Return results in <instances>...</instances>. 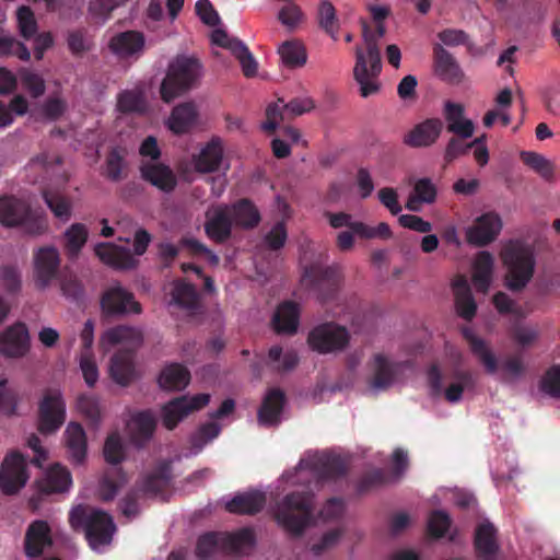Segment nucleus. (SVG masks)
Masks as SVG:
<instances>
[{
	"label": "nucleus",
	"mask_w": 560,
	"mask_h": 560,
	"mask_svg": "<svg viewBox=\"0 0 560 560\" xmlns=\"http://www.w3.org/2000/svg\"><path fill=\"white\" fill-rule=\"evenodd\" d=\"M103 454L105 460L113 465V467H117V465L124 460L125 448L118 433H112L107 436Z\"/></svg>",
	"instance_id": "6e6d98bb"
},
{
	"label": "nucleus",
	"mask_w": 560,
	"mask_h": 560,
	"mask_svg": "<svg viewBox=\"0 0 560 560\" xmlns=\"http://www.w3.org/2000/svg\"><path fill=\"white\" fill-rule=\"evenodd\" d=\"M282 107H284L288 119L302 116L303 114L310 113L315 108V101L310 96L294 97L288 103L283 98L279 97Z\"/></svg>",
	"instance_id": "bf43d9fd"
},
{
	"label": "nucleus",
	"mask_w": 560,
	"mask_h": 560,
	"mask_svg": "<svg viewBox=\"0 0 560 560\" xmlns=\"http://www.w3.org/2000/svg\"><path fill=\"white\" fill-rule=\"evenodd\" d=\"M313 465L320 480H337L347 474L345 460L337 455L323 454L314 460Z\"/></svg>",
	"instance_id": "ea45409f"
},
{
	"label": "nucleus",
	"mask_w": 560,
	"mask_h": 560,
	"mask_svg": "<svg viewBox=\"0 0 560 560\" xmlns=\"http://www.w3.org/2000/svg\"><path fill=\"white\" fill-rule=\"evenodd\" d=\"M288 238L285 223L283 221L277 222L271 230L265 235L264 242L271 250L281 249Z\"/></svg>",
	"instance_id": "338daca9"
},
{
	"label": "nucleus",
	"mask_w": 560,
	"mask_h": 560,
	"mask_svg": "<svg viewBox=\"0 0 560 560\" xmlns=\"http://www.w3.org/2000/svg\"><path fill=\"white\" fill-rule=\"evenodd\" d=\"M125 482L126 475L120 467L109 468L100 481V499L104 502L112 501Z\"/></svg>",
	"instance_id": "a18cd8bd"
},
{
	"label": "nucleus",
	"mask_w": 560,
	"mask_h": 560,
	"mask_svg": "<svg viewBox=\"0 0 560 560\" xmlns=\"http://www.w3.org/2000/svg\"><path fill=\"white\" fill-rule=\"evenodd\" d=\"M52 545L50 527L46 521L32 522L25 533L24 551L28 558L42 556L44 549Z\"/></svg>",
	"instance_id": "4be33fe9"
},
{
	"label": "nucleus",
	"mask_w": 560,
	"mask_h": 560,
	"mask_svg": "<svg viewBox=\"0 0 560 560\" xmlns=\"http://www.w3.org/2000/svg\"><path fill=\"white\" fill-rule=\"evenodd\" d=\"M22 88L33 97L38 98L45 94L46 83L44 78L26 68L19 71Z\"/></svg>",
	"instance_id": "864d4df0"
},
{
	"label": "nucleus",
	"mask_w": 560,
	"mask_h": 560,
	"mask_svg": "<svg viewBox=\"0 0 560 560\" xmlns=\"http://www.w3.org/2000/svg\"><path fill=\"white\" fill-rule=\"evenodd\" d=\"M303 283L317 294L320 302L335 298L340 283V268L338 266L322 267L314 264L305 267Z\"/></svg>",
	"instance_id": "9d476101"
},
{
	"label": "nucleus",
	"mask_w": 560,
	"mask_h": 560,
	"mask_svg": "<svg viewBox=\"0 0 560 560\" xmlns=\"http://www.w3.org/2000/svg\"><path fill=\"white\" fill-rule=\"evenodd\" d=\"M126 152L119 147L109 150L105 159L103 175L110 182L118 183L127 177Z\"/></svg>",
	"instance_id": "c03bdc74"
},
{
	"label": "nucleus",
	"mask_w": 560,
	"mask_h": 560,
	"mask_svg": "<svg viewBox=\"0 0 560 560\" xmlns=\"http://www.w3.org/2000/svg\"><path fill=\"white\" fill-rule=\"evenodd\" d=\"M69 521L73 528L84 529L92 549L109 545L116 530L113 517L108 513L90 506L73 508Z\"/></svg>",
	"instance_id": "39448f33"
},
{
	"label": "nucleus",
	"mask_w": 560,
	"mask_h": 560,
	"mask_svg": "<svg viewBox=\"0 0 560 560\" xmlns=\"http://www.w3.org/2000/svg\"><path fill=\"white\" fill-rule=\"evenodd\" d=\"M65 441L72 460L77 464L83 463L88 450L86 434L83 427L78 422H70L65 431Z\"/></svg>",
	"instance_id": "c9c22d12"
},
{
	"label": "nucleus",
	"mask_w": 560,
	"mask_h": 560,
	"mask_svg": "<svg viewBox=\"0 0 560 560\" xmlns=\"http://www.w3.org/2000/svg\"><path fill=\"white\" fill-rule=\"evenodd\" d=\"M145 45L143 33L138 31H125L114 35L108 48L110 51L121 59L139 57Z\"/></svg>",
	"instance_id": "aec40b11"
},
{
	"label": "nucleus",
	"mask_w": 560,
	"mask_h": 560,
	"mask_svg": "<svg viewBox=\"0 0 560 560\" xmlns=\"http://www.w3.org/2000/svg\"><path fill=\"white\" fill-rule=\"evenodd\" d=\"M254 540V533L248 528L233 534L210 532L198 538L196 555L200 560H214L220 555L236 553Z\"/></svg>",
	"instance_id": "0eeeda50"
},
{
	"label": "nucleus",
	"mask_w": 560,
	"mask_h": 560,
	"mask_svg": "<svg viewBox=\"0 0 560 560\" xmlns=\"http://www.w3.org/2000/svg\"><path fill=\"white\" fill-rule=\"evenodd\" d=\"M273 328L278 334L292 335L299 325V308L294 302H284L275 312Z\"/></svg>",
	"instance_id": "79ce46f5"
},
{
	"label": "nucleus",
	"mask_w": 560,
	"mask_h": 560,
	"mask_svg": "<svg viewBox=\"0 0 560 560\" xmlns=\"http://www.w3.org/2000/svg\"><path fill=\"white\" fill-rule=\"evenodd\" d=\"M0 222L5 226L22 225L28 234H43L47 228V219L43 213L33 211L30 206L15 197L0 198Z\"/></svg>",
	"instance_id": "6e6552de"
},
{
	"label": "nucleus",
	"mask_w": 560,
	"mask_h": 560,
	"mask_svg": "<svg viewBox=\"0 0 560 560\" xmlns=\"http://www.w3.org/2000/svg\"><path fill=\"white\" fill-rule=\"evenodd\" d=\"M101 310L106 316H122L142 312L141 304L135 300L133 294L120 284L112 285L103 292Z\"/></svg>",
	"instance_id": "4468645a"
},
{
	"label": "nucleus",
	"mask_w": 560,
	"mask_h": 560,
	"mask_svg": "<svg viewBox=\"0 0 560 560\" xmlns=\"http://www.w3.org/2000/svg\"><path fill=\"white\" fill-rule=\"evenodd\" d=\"M8 380L0 377V412L12 416L16 412L18 394L7 387Z\"/></svg>",
	"instance_id": "69168bd1"
},
{
	"label": "nucleus",
	"mask_w": 560,
	"mask_h": 560,
	"mask_svg": "<svg viewBox=\"0 0 560 560\" xmlns=\"http://www.w3.org/2000/svg\"><path fill=\"white\" fill-rule=\"evenodd\" d=\"M452 285L457 314L466 320H471L476 315L477 304L466 278L457 276Z\"/></svg>",
	"instance_id": "72a5a7b5"
},
{
	"label": "nucleus",
	"mask_w": 560,
	"mask_h": 560,
	"mask_svg": "<svg viewBox=\"0 0 560 560\" xmlns=\"http://www.w3.org/2000/svg\"><path fill=\"white\" fill-rule=\"evenodd\" d=\"M202 66L192 57H177L168 67L167 73L160 86L161 98L171 103L176 97L188 92L198 84Z\"/></svg>",
	"instance_id": "423d86ee"
},
{
	"label": "nucleus",
	"mask_w": 560,
	"mask_h": 560,
	"mask_svg": "<svg viewBox=\"0 0 560 560\" xmlns=\"http://www.w3.org/2000/svg\"><path fill=\"white\" fill-rule=\"evenodd\" d=\"M285 401V394L282 389L278 387L270 388L258 409L259 424L268 428L279 425Z\"/></svg>",
	"instance_id": "6ab92c4d"
},
{
	"label": "nucleus",
	"mask_w": 560,
	"mask_h": 560,
	"mask_svg": "<svg viewBox=\"0 0 560 560\" xmlns=\"http://www.w3.org/2000/svg\"><path fill=\"white\" fill-rule=\"evenodd\" d=\"M210 401L209 394L183 395L166 402L161 409L162 424L174 430L191 412L200 410Z\"/></svg>",
	"instance_id": "ddd939ff"
},
{
	"label": "nucleus",
	"mask_w": 560,
	"mask_h": 560,
	"mask_svg": "<svg viewBox=\"0 0 560 560\" xmlns=\"http://www.w3.org/2000/svg\"><path fill=\"white\" fill-rule=\"evenodd\" d=\"M172 480V462L162 460L143 478L140 490L144 494L156 497L163 494L168 489Z\"/></svg>",
	"instance_id": "c85d7f7f"
},
{
	"label": "nucleus",
	"mask_w": 560,
	"mask_h": 560,
	"mask_svg": "<svg viewBox=\"0 0 560 560\" xmlns=\"http://www.w3.org/2000/svg\"><path fill=\"white\" fill-rule=\"evenodd\" d=\"M198 110L194 102L175 106L168 119V128L176 135L188 132L197 122Z\"/></svg>",
	"instance_id": "f704fd0d"
},
{
	"label": "nucleus",
	"mask_w": 560,
	"mask_h": 560,
	"mask_svg": "<svg viewBox=\"0 0 560 560\" xmlns=\"http://www.w3.org/2000/svg\"><path fill=\"white\" fill-rule=\"evenodd\" d=\"M463 336L468 342L471 353L483 364L486 372L494 374L498 370V360L487 342L477 337L469 328L463 329Z\"/></svg>",
	"instance_id": "58836bf2"
},
{
	"label": "nucleus",
	"mask_w": 560,
	"mask_h": 560,
	"mask_svg": "<svg viewBox=\"0 0 560 560\" xmlns=\"http://www.w3.org/2000/svg\"><path fill=\"white\" fill-rule=\"evenodd\" d=\"M190 382V372L179 363L166 365L160 373L159 384L166 390H182Z\"/></svg>",
	"instance_id": "a19ab883"
},
{
	"label": "nucleus",
	"mask_w": 560,
	"mask_h": 560,
	"mask_svg": "<svg viewBox=\"0 0 560 560\" xmlns=\"http://www.w3.org/2000/svg\"><path fill=\"white\" fill-rule=\"evenodd\" d=\"M474 548L478 560H498L500 546L493 524L486 521L477 526Z\"/></svg>",
	"instance_id": "412c9836"
},
{
	"label": "nucleus",
	"mask_w": 560,
	"mask_h": 560,
	"mask_svg": "<svg viewBox=\"0 0 560 560\" xmlns=\"http://www.w3.org/2000/svg\"><path fill=\"white\" fill-rule=\"evenodd\" d=\"M522 162L539 174L542 178L550 180L553 177V164L544 155L533 151L520 153Z\"/></svg>",
	"instance_id": "3c124183"
},
{
	"label": "nucleus",
	"mask_w": 560,
	"mask_h": 560,
	"mask_svg": "<svg viewBox=\"0 0 560 560\" xmlns=\"http://www.w3.org/2000/svg\"><path fill=\"white\" fill-rule=\"evenodd\" d=\"M433 55L435 73L441 80L450 84H459L464 81V71L450 51L436 44L433 48Z\"/></svg>",
	"instance_id": "b1692460"
},
{
	"label": "nucleus",
	"mask_w": 560,
	"mask_h": 560,
	"mask_svg": "<svg viewBox=\"0 0 560 560\" xmlns=\"http://www.w3.org/2000/svg\"><path fill=\"white\" fill-rule=\"evenodd\" d=\"M117 109L121 114H142L147 109L145 92L142 86L124 90L117 95Z\"/></svg>",
	"instance_id": "37998d69"
},
{
	"label": "nucleus",
	"mask_w": 560,
	"mask_h": 560,
	"mask_svg": "<svg viewBox=\"0 0 560 560\" xmlns=\"http://www.w3.org/2000/svg\"><path fill=\"white\" fill-rule=\"evenodd\" d=\"M67 45L70 52L75 57H81L91 49L88 39V32L84 28L70 31L67 35Z\"/></svg>",
	"instance_id": "e2e57ef3"
},
{
	"label": "nucleus",
	"mask_w": 560,
	"mask_h": 560,
	"mask_svg": "<svg viewBox=\"0 0 560 560\" xmlns=\"http://www.w3.org/2000/svg\"><path fill=\"white\" fill-rule=\"evenodd\" d=\"M30 350L28 329L23 323H15L0 332V354L5 358H23Z\"/></svg>",
	"instance_id": "f3484780"
},
{
	"label": "nucleus",
	"mask_w": 560,
	"mask_h": 560,
	"mask_svg": "<svg viewBox=\"0 0 560 560\" xmlns=\"http://www.w3.org/2000/svg\"><path fill=\"white\" fill-rule=\"evenodd\" d=\"M502 230L501 217L489 211L478 217L466 231V240L469 244L483 247L492 243Z\"/></svg>",
	"instance_id": "2eb2a0df"
},
{
	"label": "nucleus",
	"mask_w": 560,
	"mask_h": 560,
	"mask_svg": "<svg viewBox=\"0 0 560 560\" xmlns=\"http://www.w3.org/2000/svg\"><path fill=\"white\" fill-rule=\"evenodd\" d=\"M443 130L440 118H428L416 125L406 136L404 142L412 148H423L433 144Z\"/></svg>",
	"instance_id": "393cba45"
},
{
	"label": "nucleus",
	"mask_w": 560,
	"mask_h": 560,
	"mask_svg": "<svg viewBox=\"0 0 560 560\" xmlns=\"http://www.w3.org/2000/svg\"><path fill=\"white\" fill-rule=\"evenodd\" d=\"M317 22L319 27L335 42L338 40L340 23L335 7L329 1H322L317 10Z\"/></svg>",
	"instance_id": "09e8293b"
},
{
	"label": "nucleus",
	"mask_w": 560,
	"mask_h": 560,
	"mask_svg": "<svg viewBox=\"0 0 560 560\" xmlns=\"http://www.w3.org/2000/svg\"><path fill=\"white\" fill-rule=\"evenodd\" d=\"M89 231L83 223H73L65 232V252L69 259H75L88 242Z\"/></svg>",
	"instance_id": "49530a36"
},
{
	"label": "nucleus",
	"mask_w": 560,
	"mask_h": 560,
	"mask_svg": "<svg viewBox=\"0 0 560 560\" xmlns=\"http://www.w3.org/2000/svg\"><path fill=\"white\" fill-rule=\"evenodd\" d=\"M234 225L245 230L256 228L260 220V212L257 207L247 198L240 199L230 206Z\"/></svg>",
	"instance_id": "e433bc0d"
},
{
	"label": "nucleus",
	"mask_w": 560,
	"mask_h": 560,
	"mask_svg": "<svg viewBox=\"0 0 560 560\" xmlns=\"http://www.w3.org/2000/svg\"><path fill=\"white\" fill-rule=\"evenodd\" d=\"M233 225L230 206L218 205L207 210L203 228L211 241L218 244L225 243L232 235Z\"/></svg>",
	"instance_id": "dca6fc26"
},
{
	"label": "nucleus",
	"mask_w": 560,
	"mask_h": 560,
	"mask_svg": "<svg viewBox=\"0 0 560 560\" xmlns=\"http://www.w3.org/2000/svg\"><path fill=\"white\" fill-rule=\"evenodd\" d=\"M540 386L551 397H560V365H553L547 370Z\"/></svg>",
	"instance_id": "774afa93"
},
{
	"label": "nucleus",
	"mask_w": 560,
	"mask_h": 560,
	"mask_svg": "<svg viewBox=\"0 0 560 560\" xmlns=\"http://www.w3.org/2000/svg\"><path fill=\"white\" fill-rule=\"evenodd\" d=\"M452 520L450 515L441 510L431 512L428 518V533L431 537L441 538L450 529Z\"/></svg>",
	"instance_id": "052dcab7"
},
{
	"label": "nucleus",
	"mask_w": 560,
	"mask_h": 560,
	"mask_svg": "<svg viewBox=\"0 0 560 560\" xmlns=\"http://www.w3.org/2000/svg\"><path fill=\"white\" fill-rule=\"evenodd\" d=\"M501 258L506 267L505 287L513 292L522 291L534 277V248L521 240H512L503 247Z\"/></svg>",
	"instance_id": "20e7f679"
},
{
	"label": "nucleus",
	"mask_w": 560,
	"mask_h": 560,
	"mask_svg": "<svg viewBox=\"0 0 560 560\" xmlns=\"http://www.w3.org/2000/svg\"><path fill=\"white\" fill-rule=\"evenodd\" d=\"M66 421V401L59 389L48 388L38 402L37 430L44 435L57 432Z\"/></svg>",
	"instance_id": "1a4fd4ad"
},
{
	"label": "nucleus",
	"mask_w": 560,
	"mask_h": 560,
	"mask_svg": "<svg viewBox=\"0 0 560 560\" xmlns=\"http://www.w3.org/2000/svg\"><path fill=\"white\" fill-rule=\"evenodd\" d=\"M124 343L126 349L118 350L110 359V377L119 385L127 386L135 377V352L143 343L142 330L138 327L118 325L104 331L101 337L102 347Z\"/></svg>",
	"instance_id": "f03ea898"
},
{
	"label": "nucleus",
	"mask_w": 560,
	"mask_h": 560,
	"mask_svg": "<svg viewBox=\"0 0 560 560\" xmlns=\"http://www.w3.org/2000/svg\"><path fill=\"white\" fill-rule=\"evenodd\" d=\"M43 198L48 208L57 218L65 221L70 218L71 203L66 197L49 190H44Z\"/></svg>",
	"instance_id": "4d7b16f0"
},
{
	"label": "nucleus",
	"mask_w": 560,
	"mask_h": 560,
	"mask_svg": "<svg viewBox=\"0 0 560 560\" xmlns=\"http://www.w3.org/2000/svg\"><path fill=\"white\" fill-rule=\"evenodd\" d=\"M142 179L164 192H171L177 186V178L172 168L162 163H142L140 166Z\"/></svg>",
	"instance_id": "cd10ccee"
},
{
	"label": "nucleus",
	"mask_w": 560,
	"mask_h": 560,
	"mask_svg": "<svg viewBox=\"0 0 560 560\" xmlns=\"http://www.w3.org/2000/svg\"><path fill=\"white\" fill-rule=\"evenodd\" d=\"M223 160V147L220 139H212L201 151L194 155V166L196 172L207 174L217 172Z\"/></svg>",
	"instance_id": "2f4dec72"
},
{
	"label": "nucleus",
	"mask_w": 560,
	"mask_h": 560,
	"mask_svg": "<svg viewBox=\"0 0 560 560\" xmlns=\"http://www.w3.org/2000/svg\"><path fill=\"white\" fill-rule=\"evenodd\" d=\"M71 475L69 470L58 464L51 466L45 476L37 480V490L42 494L61 493L71 486Z\"/></svg>",
	"instance_id": "473e14b6"
},
{
	"label": "nucleus",
	"mask_w": 560,
	"mask_h": 560,
	"mask_svg": "<svg viewBox=\"0 0 560 560\" xmlns=\"http://www.w3.org/2000/svg\"><path fill=\"white\" fill-rule=\"evenodd\" d=\"M266 120L262 122L261 128L267 133H273L280 122L287 118L284 107H282V103L278 100L275 103H271L266 108Z\"/></svg>",
	"instance_id": "680f3d73"
},
{
	"label": "nucleus",
	"mask_w": 560,
	"mask_h": 560,
	"mask_svg": "<svg viewBox=\"0 0 560 560\" xmlns=\"http://www.w3.org/2000/svg\"><path fill=\"white\" fill-rule=\"evenodd\" d=\"M454 378L457 380V383L451 384L444 393L445 399L452 404L458 402L462 399L465 387L474 384L472 375L468 371L456 370Z\"/></svg>",
	"instance_id": "5fc2aeb1"
},
{
	"label": "nucleus",
	"mask_w": 560,
	"mask_h": 560,
	"mask_svg": "<svg viewBox=\"0 0 560 560\" xmlns=\"http://www.w3.org/2000/svg\"><path fill=\"white\" fill-rule=\"evenodd\" d=\"M354 233L361 238L371 240V238H383L387 240L392 237L390 226L381 222L377 226L373 228L362 222V224H354Z\"/></svg>",
	"instance_id": "0e129e2a"
},
{
	"label": "nucleus",
	"mask_w": 560,
	"mask_h": 560,
	"mask_svg": "<svg viewBox=\"0 0 560 560\" xmlns=\"http://www.w3.org/2000/svg\"><path fill=\"white\" fill-rule=\"evenodd\" d=\"M386 27L384 22L376 23V28L371 30L366 22H362V37L366 48V55L361 47L355 48V66L353 77L360 85V95L369 97L380 91L377 77L382 71L378 40L384 37Z\"/></svg>",
	"instance_id": "f257e3e1"
},
{
	"label": "nucleus",
	"mask_w": 560,
	"mask_h": 560,
	"mask_svg": "<svg viewBox=\"0 0 560 560\" xmlns=\"http://www.w3.org/2000/svg\"><path fill=\"white\" fill-rule=\"evenodd\" d=\"M20 34L25 39H31L37 33V21L30 7L23 5L16 12Z\"/></svg>",
	"instance_id": "13d9d810"
},
{
	"label": "nucleus",
	"mask_w": 560,
	"mask_h": 560,
	"mask_svg": "<svg viewBox=\"0 0 560 560\" xmlns=\"http://www.w3.org/2000/svg\"><path fill=\"white\" fill-rule=\"evenodd\" d=\"M266 494L258 490L236 493L225 503V510L232 514L255 515L266 505Z\"/></svg>",
	"instance_id": "bb28decb"
},
{
	"label": "nucleus",
	"mask_w": 560,
	"mask_h": 560,
	"mask_svg": "<svg viewBox=\"0 0 560 560\" xmlns=\"http://www.w3.org/2000/svg\"><path fill=\"white\" fill-rule=\"evenodd\" d=\"M493 266L494 259L489 252L478 253L472 266V282L477 291L488 292L492 280Z\"/></svg>",
	"instance_id": "4c0bfd02"
},
{
	"label": "nucleus",
	"mask_w": 560,
	"mask_h": 560,
	"mask_svg": "<svg viewBox=\"0 0 560 560\" xmlns=\"http://www.w3.org/2000/svg\"><path fill=\"white\" fill-rule=\"evenodd\" d=\"M35 275L40 288H45L56 277L60 257L55 247H42L35 254Z\"/></svg>",
	"instance_id": "a878e982"
},
{
	"label": "nucleus",
	"mask_w": 560,
	"mask_h": 560,
	"mask_svg": "<svg viewBox=\"0 0 560 560\" xmlns=\"http://www.w3.org/2000/svg\"><path fill=\"white\" fill-rule=\"evenodd\" d=\"M156 424V418L151 410L135 413L128 425L131 443L138 448L144 447L153 438Z\"/></svg>",
	"instance_id": "5701e85b"
},
{
	"label": "nucleus",
	"mask_w": 560,
	"mask_h": 560,
	"mask_svg": "<svg viewBox=\"0 0 560 560\" xmlns=\"http://www.w3.org/2000/svg\"><path fill=\"white\" fill-rule=\"evenodd\" d=\"M275 520L291 537L303 536L314 520V495L303 491L288 493L278 503Z\"/></svg>",
	"instance_id": "7ed1b4c3"
},
{
	"label": "nucleus",
	"mask_w": 560,
	"mask_h": 560,
	"mask_svg": "<svg viewBox=\"0 0 560 560\" xmlns=\"http://www.w3.org/2000/svg\"><path fill=\"white\" fill-rule=\"evenodd\" d=\"M26 457L19 451L8 453L1 464L0 490L7 495L18 493L27 482Z\"/></svg>",
	"instance_id": "f8f14e48"
},
{
	"label": "nucleus",
	"mask_w": 560,
	"mask_h": 560,
	"mask_svg": "<svg viewBox=\"0 0 560 560\" xmlns=\"http://www.w3.org/2000/svg\"><path fill=\"white\" fill-rule=\"evenodd\" d=\"M100 260L117 270H130L137 267L138 259L133 257L130 249L113 243H100L94 248Z\"/></svg>",
	"instance_id": "a211bd4d"
},
{
	"label": "nucleus",
	"mask_w": 560,
	"mask_h": 560,
	"mask_svg": "<svg viewBox=\"0 0 560 560\" xmlns=\"http://www.w3.org/2000/svg\"><path fill=\"white\" fill-rule=\"evenodd\" d=\"M172 301L187 311L194 312L199 306L198 293L195 285L184 281L175 283L172 291Z\"/></svg>",
	"instance_id": "8fccbe9b"
},
{
	"label": "nucleus",
	"mask_w": 560,
	"mask_h": 560,
	"mask_svg": "<svg viewBox=\"0 0 560 560\" xmlns=\"http://www.w3.org/2000/svg\"><path fill=\"white\" fill-rule=\"evenodd\" d=\"M278 52L283 65L292 69L303 67L307 60L304 45L296 39L284 42Z\"/></svg>",
	"instance_id": "de8ad7c7"
},
{
	"label": "nucleus",
	"mask_w": 560,
	"mask_h": 560,
	"mask_svg": "<svg viewBox=\"0 0 560 560\" xmlns=\"http://www.w3.org/2000/svg\"><path fill=\"white\" fill-rule=\"evenodd\" d=\"M374 373L369 384L377 390L388 389L396 381L400 364L389 361L384 354L377 353L373 358Z\"/></svg>",
	"instance_id": "7c9ffc66"
},
{
	"label": "nucleus",
	"mask_w": 560,
	"mask_h": 560,
	"mask_svg": "<svg viewBox=\"0 0 560 560\" xmlns=\"http://www.w3.org/2000/svg\"><path fill=\"white\" fill-rule=\"evenodd\" d=\"M350 341V334L343 326L325 323L314 327L307 337L308 346L318 353H331L345 350Z\"/></svg>",
	"instance_id": "9b49d317"
},
{
	"label": "nucleus",
	"mask_w": 560,
	"mask_h": 560,
	"mask_svg": "<svg viewBox=\"0 0 560 560\" xmlns=\"http://www.w3.org/2000/svg\"><path fill=\"white\" fill-rule=\"evenodd\" d=\"M221 432V427L217 422H208L198 428L190 435L189 442L194 454H198L207 443L215 439Z\"/></svg>",
	"instance_id": "603ef678"
},
{
	"label": "nucleus",
	"mask_w": 560,
	"mask_h": 560,
	"mask_svg": "<svg viewBox=\"0 0 560 560\" xmlns=\"http://www.w3.org/2000/svg\"><path fill=\"white\" fill-rule=\"evenodd\" d=\"M465 108L459 103L445 102L443 115L447 122V131L463 139L471 138L475 131L474 122L464 117Z\"/></svg>",
	"instance_id": "c756f323"
}]
</instances>
